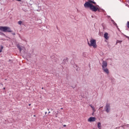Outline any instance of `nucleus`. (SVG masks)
Segmentation results:
<instances>
[{
    "mask_svg": "<svg viewBox=\"0 0 129 129\" xmlns=\"http://www.w3.org/2000/svg\"><path fill=\"white\" fill-rule=\"evenodd\" d=\"M93 5H96V3L94 2L92 0H88V2H86L84 4L85 9H90L92 12H99V8L97 6H95Z\"/></svg>",
    "mask_w": 129,
    "mask_h": 129,
    "instance_id": "1",
    "label": "nucleus"
},
{
    "mask_svg": "<svg viewBox=\"0 0 129 129\" xmlns=\"http://www.w3.org/2000/svg\"><path fill=\"white\" fill-rule=\"evenodd\" d=\"M102 70H103L104 72L106 73V74H108L109 73V71H108V69H107V62L105 61H103L102 62Z\"/></svg>",
    "mask_w": 129,
    "mask_h": 129,
    "instance_id": "2",
    "label": "nucleus"
},
{
    "mask_svg": "<svg viewBox=\"0 0 129 129\" xmlns=\"http://www.w3.org/2000/svg\"><path fill=\"white\" fill-rule=\"evenodd\" d=\"M89 42H88V44L89 47H93L94 48H97V45H96V40L95 39H91Z\"/></svg>",
    "mask_w": 129,
    "mask_h": 129,
    "instance_id": "3",
    "label": "nucleus"
},
{
    "mask_svg": "<svg viewBox=\"0 0 129 129\" xmlns=\"http://www.w3.org/2000/svg\"><path fill=\"white\" fill-rule=\"evenodd\" d=\"M96 120V118L95 117H91L88 119V121L91 122L92 121H95Z\"/></svg>",
    "mask_w": 129,
    "mask_h": 129,
    "instance_id": "4",
    "label": "nucleus"
},
{
    "mask_svg": "<svg viewBox=\"0 0 129 129\" xmlns=\"http://www.w3.org/2000/svg\"><path fill=\"white\" fill-rule=\"evenodd\" d=\"M7 27L6 26H0V30L3 32H7Z\"/></svg>",
    "mask_w": 129,
    "mask_h": 129,
    "instance_id": "5",
    "label": "nucleus"
},
{
    "mask_svg": "<svg viewBox=\"0 0 129 129\" xmlns=\"http://www.w3.org/2000/svg\"><path fill=\"white\" fill-rule=\"evenodd\" d=\"M109 110H110V106L109 104H107L106 105V112H109Z\"/></svg>",
    "mask_w": 129,
    "mask_h": 129,
    "instance_id": "6",
    "label": "nucleus"
},
{
    "mask_svg": "<svg viewBox=\"0 0 129 129\" xmlns=\"http://www.w3.org/2000/svg\"><path fill=\"white\" fill-rule=\"evenodd\" d=\"M104 37L106 40H108L109 37H108V33H105L104 34Z\"/></svg>",
    "mask_w": 129,
    "mask_h": 129,
    "instance_id": "7",
    "label": "nucleus"
},
{
    "mask_svg": "<svg viewBox=\"0 0 129 129\" xmlns=\"http://www.w3.org/2000/svg\"><path fill=\"white\" fill-rule=\"evenodd\" d=\"M6 32H9V33H12V31L11 30V28L10 27H7Z\"/></svg>",
    "mask_w": 129,
    "mask_h": 129,
    "instance_id": "8",
    "label": "nucleus"
},
{
    "mask_svg": "<svg viewBox=\"0 0 129 129\" xmlns=\"http://www.w3.org/2000/svg\"><path fill=\"white\" fill-rule=\"evenodd\" d=\"M90 107H91L92 110H93L94 112H95V108H94V107L92 106V105H90Z\"/></svg>",
    "mask_w": 129,
    "mask_h": 129,
    "instance_id": "9",
    "label": "nucleus"
},
{
    "mask_svg": "<svg viewBox=\"0 0 129 129\" xmlns=\"http://www.w3.org/2000/svg\"><path fill=\"white\" fill-rule=\"evenodd\" d=\"M98 127L99 129H101V123H100V122L98 123Z\"/></svg>",
    "mask_w": 129,
    "mask_h": 129,
    "instance_id": "10",
    "label": "nucleus"
},
{
    "mask_svg": "<svg viewBox=\"0 0 129 129\" xmlns=\"http://www.w3.org/2000/svg\"><path fill=\"white\" fill-rule=\"evenodd\" d=\"M18 48L19 49L20 52H22V48L21 47V46H18Z\"/></svg>",
    "mask_w": 129,
    "mask_h": 129,
    "instance_id": "11",
    "label": "nucleus"
},
{
    "mask_svg": "<svg viewBox=\"0 0 129 129\" xmlns=\"http://www.w3.org/2000/svg\"><path fill=\"white\" fill-rule=\"evenodd\" d=\"M3 49H4V47L1 46V49H0V53H2Z\"/></svg>",
    "mask_w": 129,
    "mask_h": 129,
    "instance_id": "12",
    "label": "nucleus"
},
{
    "mask_svg": "<svg viewBox=\"0 0 129 129\" xmlns=\"http://www.w3.org/2000/svg\"><path fill=\"white\" fill-rule=\"evenodd\" d=\"M121 42H122V41L117 40V41H116V44H117L118 43H121Z\"/></svg>",
    "mask_w": 129,
    "mask_h": 129,
    "instance_id": "13",
    "label": "nucleus"
},
{
    "mask_svg": "<svg viewBox=\"0 0 129 129\" xmlns=\"http://www.w3.org/2000/svg\"><path fill=\"white\" fill-rule=\"evenodd\" d=\"M22 22L21 21H20L18 22L19 25H22Z\"/></svg>",
    "mask_w": 129,
    "mask_h": 129,
    "instance_id": "14",
    "label": "nucleus"
},
{
    "mask_svg": "<svg viewBox=\"0 0 129 129\" xmlns=\"http://www.w3.org/2000/svg\"><path fill=\"white\" fill-rule=\"evenodd\" d=\"M127 28H129V22L128 21L127 22Z\"/></svg>",
    "mask_w": 129,
    "mask_h": 129,
    "instance_id": "15",
    "label": "nucleus"
},
{
    "mask_svg": "<svg viewBox=\"0 0 129 129\" xmlns=\"http://www.w3.org/2000/svg\"><path fill=\"white\" fill-rule=\"evenodd\" d=\"M17 2H21L22 0H16Z\"/></svg>",
    "mask_w": 129,
    "mask_h": 129,
    "instance_id": "16",
    "label": "nucleus"
},
{
    "mask_svg": "<svg viewBox=\"0 0 129 129\" xmlns=\"http://www.w3.org/2000/svg\"><path fill=\"white\" fill-rule=\"evenodd\" d=\"M63 126H64V127H66V125L64 124V125H63Z\"/></svg>",
    "mask_w": 129,
    "mask_h": 129,
    "instance_id": "17",
    "label": "nucleus"
},
{
    "mask_svg": "<svg viewBox=\"0 0 129 129\" xmlns=\"http://www.w3.org/2000/svg\"><path fill=\"white\" fill-rule=\"evenodd\" d=\"M3 89L4 90H5L6 89V88H4Z\"/></svg>",
    "mask_w": 129,
    "mask_h": 129,
    "instance_id": "18",
    "label": "nucleus"
},
{
    "mask_svg": "<svg viewBox=\"0 0 129 129\" xmlns=\"http://www.w3.org/2000/svg\"><path fill=\"white\" fill-rule=\"evenodd\" d=\"M29 106H31V104H29Z\"/></svg>",
    "mask_w": 129,
    "mask_h": 129,
    "instance_id": "19",
    "label": "nucleus"
},
{
    "mask_svg": "<svg viewBox=\"0 0 129 129\" xmlns=\"http://www.w3.org/2000/svg\"><path fill=\"white\" fill-rule=\"evenodd\" d=\"M33 116H34V117H35L36 115H33Z\"/></svg>",
    "mask_w": 129,
    "mask_h": 129,
    "instance_id": "20",
    "label": "nucleus"
},
{
    "mask_svg": "<svg viewBox=\"0 0 129 129\" xmlns=\"http://www.w3.org/2000/svg\"><path fill=\"white\" fill-rule=\"evenodd\" d=\"M13 35H16V34H15V33H14Z\"/></svg>",
    "mask_w": 129,
    "mask_h": 129,
    "instance_id": "21",
    "label": "nucleus"
},
{
    "mask_svg": "<svg viewBox=\"0 0 129 129\" xmlns=\"http://www.w3.org/2000/svg\"><path fill=\"white\" fill-rule=\"evenodd\" d=\"M60 109H63V108H60Z\"/></svg>",
    "mask_w": 129,
    "mask_h": 129,
    "instance_id": "22",
    "label": "nucleus"
},
{
    "mask_svg": "<svg viewBox=\"0 0 129 129\" xmlns=\"http://www.w3.org/2000/svg\"><path fill=\"white\" fill-rule=\"evenodd\" d=\"M42 89H44V88H42Z\"/></svg>",
    "mask_w": 129,
    "mask_h": 129,
    "instance_id": "23",
    "label": "nucleus"
},
{
    "mask_svg": "<svg viewBox=\"0 0 129 129\" xmlns=\"http://www.w3.org/2000/svg\"><path fill=\"white\" fill-rule=\"evenodd\" d=\"M48 113H50V112H48Z\"/></svg>",
    "mask_w": 129,
    "mask_h": 129,
    "instance_id": "24",
    "label": "nucleus"
},
{
    "mask_svg": "<svg viewBox=\"0 0 129 129\" xmlns=\"http://www.w3.org/2000/svg\"><path fill=\"white\" fill-rule=\"evenodd\" d=\"M55 117H57V116H55Z\"/></svg>",
    "mask_w": 129,
    "mask_h": 129,
    "instance_id": "25",
    "label": "nucleus"
}]
</instances>
